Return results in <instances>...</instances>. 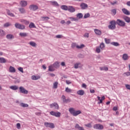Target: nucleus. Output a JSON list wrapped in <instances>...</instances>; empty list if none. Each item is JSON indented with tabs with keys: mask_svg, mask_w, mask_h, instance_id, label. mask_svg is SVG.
I'll return each instance as SVG.
<instances>
[{
	"mask_svg": "<svg viewBox=\"0 0 130 130\" xmlns=\"http://www.w3.org/2000/svg\"><path fill=\"white\" fill-rule=\"evenodd\" d=\"M31 79L32 80H39V79H40V76H36L35 75H33L31 76Z\"/></svg>",
	"mask_w": 130,
	"mask_h": 130,
	"instance_id": "obj_24",
	"label": "nucleus"
},
{
	"mask_svg": "<svg viewBox=\"0 0 130 130\" xmlns=\"http://www.w3.org/2000/svg\"><path fill=\"white\" fill-rule=\"evenodd\" d=\"M18 71H19V72H21V73H24V70L23 69V68L22 67H19L18 69Z\"/></svg>",
	"mask_w": 130,
	"mask_h": 130,
	"instance_id": "obj_50",
	"label": "nucleus"
},
{
	"mask_svg": "<svg viewBox=\"0 0 130 130\" xmlns=\"http://www.w3.org/2000/svg\"><path fill=\"white\" fill-rule=\"evenodd\" d=\"M29 22L27 20H24V24H25V25H29Z\"/></svg>",
	"mask_w": 130,
	"mask_h": 130,
	"instance_id": "obj_62",
	"label": "nucleus"
},
{
	"mask_svg": "<svg viewBox=\"0 0 130 130\" xmlns=\"http://www.w3.org/2000/svg\"><path fill=\"white\" fill-rule=\"evenodd\" d=\"M69 19L71 20V21H77V18L74 17H70Z\"/></svg>",
	"mask_w": 130,
	"mask_h": 130,
	"instance_id": "obj_56",
	"label": "nucleus"
},
{
	"mask_svg": "<svg viewBox=\"0 0 130 130\" xmlns=\"http://www.w3.org/2000/svg\"><path fill=\"white\" fill-rule=\"evenodd\" d=\"M19 11L21 14H25L26 13V10L23 8H20L19 9Z\"/></svg>",
	"mask_w": 130,
	"mask_h": 130,
	"instance_id": "obj_25",
	"label": "nucleus"
},
{
	"mask_svg": "<svg viewBox=\"0 0 130 130\" xmlns=\"http://www.w3.org/2000/svg\"><path fill=\"white\" fill-rule=\"evenodd\" d=\"M84 37H87V38H89V34H88V33L85 34Z\"/></svg>",
	"mask_w": 130,
	"mask_h": 130,
	"instance_id": "obj_63",
	"label": "nucleus"
},
{
	"mask_svg": "<svg viewBox=\"0 0 130 130\" xmlns=\"http://www.w3.org/2000/svg\"><path fill=\"white\" fill-rule=\"evenodd\" d=\"M20 106L22 107L25 108V107H28L29 106V105L27 104L21 103V104H20Z\"/></svg>",
	"mask_w": 130,
	"mask_h": 130,
	"instance_id": "obj_38",
	"label": "nucleus"
},
{
	"mask_svg": "<svg viewBox=\"0 0 130 130\" xmlns=\"http://www.w3.org/2000/svg\"><path fill=\"white\" fill-rule=\"evenodd\" d=\"M29 44L31 46H32V47H36V45H37V44H36V43L33 41L30 42Z\"/></svg>",
	"mask_w": 130,
	"mask_h": 130,
	"instance_id": "obj_29",
	"label": "nucleus"
},
{
	"mask_svg": "<svg viewBox=\"0 0 130 130\" xmlns=\"http://www.w3.org/2000/svg\"><path fill=\"white\" fill-rule=\"evenodd\" d=\"M10 88L11 89V90H18L19 89V87H18L17 85H13L10 87Z\"/></svg>",
	"mask_w": 130,
	"mask_h": 130,
	"instance_id": "obj_23",
	"label": "nucleus"
},
{
	"mask_svg": "<svg viewBox=\"0 0 130 130\" xmlns=\"http://www.w3.org/2000/svg\"><path fill=\"white\" fill-rule=\"evenodd\" d=\"M89 17H90V13H86L84 16V19H87V18H89Z\"/></svg>",
	"mask_w": 130,
	"mask_h": 130,
	"instance_id": "obj_47",
	"label": "nucleus"
},
{
	"mask_svg": "<svg viewBox=\"0 0 130 130\" xmlns=\"http://www.w3.org/2000/svg\"><path fill=\"white\" fill-rule=\"evenodd\" d=\"M98 100H99V102L98 103V104H101V103H103V101L104 100H105V96H103L102 98L101 99L100 96H98Z\"/></svg>",
	"mask_w": 130,
	"mask_h": 130,
	"instance_id": "obj_14",
	"label": "nucleus"
},
{
	"mask_svg": "<svg viewBox=\"0 0 130 130\" xmlns=\"http://www.w3.org/2000/svg\"><path fill=\"white\" fill-rule=\"evenodd\" d=\"M111 44L112 45H113L114 46H119V44L117 42H113L111 43Z\"/></svg>",
	"mask_w": 130,
	"mask_h": 130,
	"instance_id": "obj_36",
	"label": "nucleus"
},
{
	"mask_svg": "<svg viewBox=\"0 0 130 130\" xmlns=\"http://www.w3.org/2000/svg\"><path fill=\"white\" fill-rule=\"evenodd\" d=\"M100 48H101V49H104V48H105V44H104V43H102L100 45Z\"/></svg>",
	"mask_w": 130,
	"mask_h": 130,
	"instance_id": "obj_33",
	"label": "nucleus"
},
{
	"mask_svg": "<svg viewBox=\"0 0 130 130\" xmlns=\"http://www.w3.org/2000/svg\"><path fill=\"white\" fill-rule=\"evenodd\" d=\"M81 126H80V125L79 124H76L75 125V128H78L79 129Z\"/></svg>",
	"mask_w": 130,
	"mask_h": 130,
	"instance_id": "obj_57",
	"label": "nucleus"
},
{
	"mask_svg": "<svg viewBox=\"0 0 130 130\" xmlns=\"http://www.w3.org/2000/svg\"><path fill=\"white\" fill-rule=\"evenodd\" d=\"M96 52L98 53H100V52H101V50L100 49V47H96Z\"/></svg>",
	"mask_w": 130,
	"mask_h": 130,
	"instance_id": "obj_45",
	"label": "nucleus"
},
{
	"mask_svg": "<svg viewBox=\"0 0 130 130\" xmlns=\"http://www.w3.org/2000/svg\"><path fill=\"white\" fill-rule=\"evenodd\" d=\"M100 70L101 71H105L106 72H107V71H108V68L106 67H102L100 68Z\"/></svg>",
	"mask_w": 130,
	"mask_h": 130,
	"instance_id": "obj_28",
	"label": "nucleus"
},
{
	"mask_svg": "<svg viewBox=\"0 0 130 130\" xmlns=\"http://www.w3.org/2000/svg\"><path fill=\"white\" fill-rule=\"evenodd\" d=\"M93 128L95 129H103L104 128V127L103 125L100 124H96L93 125Z\"/></svg>",
	"mask_w": 130,
	"mask_h": 130,
	"instance_id": "obj_8",
	"label": "nucleus"
},
{
	"mask_svg": "<svg viewBox=\"0 0 130 130\" xmlns=\"http://www.w3.org/2000/svg\"><path fill=\"white\" fill-rule=\"evenodd\" d=\"M45 126L46 127H50V128H54V124L53 123L45 122Z\"/></svg>",
	"mask_w": 130,
	"mask_h": 130,
	"instance_id": "obj_10",
	"label": "nucleus"
},
{
	"mask_svg": "<svg viewBox=\"0 0 130 130\" xmlns=\"http://www.w3.org/2000/svg\"><path fill=\"white\" fill-rule=\"evenodd\" d=\"M9 72L10 73H16V69L13 67L12 66H10L9 68Z\"/></svg>",
	"mask_w": 130,
	"mask_h": 130,
	"instance_id": "obj_19",
	"label": "nucleus"
},
{
	"mask_svg": "<svg viewBox=\"0 0 130 130\" xmlns=\"http://www.w3.org/2000/svg\"><path fill=\"white\" fill-rule=\"evenodd\" d=\"M90 92L91 93H95V90H94V89H90Z\"/></svg>",
	"mask_w": 130,
	"mask_h": 130,
	"instance_id": "obj_64",
	"label": "nucleus"
},
{
	"mask_svg": "<svg viewBox=\"0 0 130 130\" xmlns=\"http://www.w3.org/2000/svg\"><path fill=\"white\" fill-rule=\"evenodd\" d=\"M61 9L64 11H68L69 7L66 5H62L61 6Z\"/></svg>",
	"mask_w": 130,
	"mask_h": 130,
	"instance_id": "obj_22",
	"label": "nucleus"
},
{
	"mask_svg": "<svg viewBox=\"0 0 130 130\" xmlns=\"http://www.w3.org/2000/svg\"><path fill=\"white\" fill-rule=\"evenodd\" d=\"M49 72H54L55 71V69H54V67H53V65H50L49 66Z\"/></svg>",
	"mask_w": 130,
	"mask_h": 130,
	"instance_id": "obj_21",
	"label": "nucleus"
},
{
	"mask_svg": "<svg viewBox=\"0 0 130 130\" xmlns=\"http://www.w3.org/2000/svg\"><path fill=\"white\" fill-rule=\"evenodd\" d=\"M68 11L70 13H75V12H76V9L74 7L70 6H68Z\"/></svg>",
	"mask_w": 130,
	"mask_h": 130,
	"instance_id": "obj_11",
	"label": "nucleus"
},
{
	"mask_svg": "<svg viewBox=\"0 0 130 130\" xmlns=\"http://www.w3.org/2000/svg\"><path fill=\"white\" fill-rule=\"evenodd\" d=\"M124 20L127 23H130V18L129 17L126 16V17H124Z\"/></svg>",
	"mask_w": 130,
	"mask_h": 130,
	"instance_id": "obj_31",
	"label": "nucleus"
},
{
	"mask_svg": "<svg viewBox=\"0 0 130 130\" xmlns=\"http://www.w3.org/2000/svg\"><path fill=\"white\" fill-rule=\"evenodd\" d=\"M105 41L107 44H109L110 43V39H108L107 38L105 39Z\"/></svg>",
	"mask_w": 130,
	"mask_h": 130,
	"instance_id": "obj_48",
	"label": "nucleus"
},
{
	"mask_svg": "<svg viewBox=\"0 0 130 130\" xmlns=\"http://www.w3.org/2000/svg\"><path fill=\"white\" fill-rule=\"evenodd\" d=\"M15 26L17 29H20L21 30H24L25 29V25L18 23H15Z\"/></svg>",
	"mask_w": 130,
	"mask_h": 130,
	"instance_id": "obj_7",
	"label": "nucleus"
},
{
	"mask_svg": "<svg viewBox=\"0 0 130 130\" xmlns=\"http://www.w3.org/2000/svg\"><path fill=\"white\" fill-rule=\"evenodd\" d=\"M53 66L55 69H58L59 68V62L58 61H56L53 64Z\"/></svg>",
	"mask_w": 130,
	"mask_h": 130,
	"instance_id": "obj_18",
	"label": "nucleus"
},
{
	"mask_svg": "<svg viewBox=\"0 0 130 130\" xmlns=\"http://www.w3.org/2000/svg\"><path fill=\"white\" fill-rule=\"evenodd\" d=\"M7 14L8 16H11V17H14V14L12 13H11V11L9 10H7Z\"/></svg>",
	"mask_w": 130,
	"mask_h": 130,
	"instance_id": "obj_42",
	"label": "nucleus"
},
{
	"mask_svg": "<svg viewBox=\"0 0 130 130\" xmlns=\"http://www.w3.org/2000/svg\"><path fill=\"white\" fill-rule=\"evenodd\" d=\"M77 48H78V49H81V48H84V47H85V45L84 44H82L80 46L79 45H77L76 46Z\"/></svg>",
	"mask_w": 130,
	"mask_h": 130,
	"instance_id": "obj_37",
	"label": "nucleus"
},
{
	"mask_svg": "<svg viewBox=\"0 0 130 130\" xmlns=\"http://www.w3.org/2000/svg\"><path fill=\"white\" fill-rule=\"evenodd\" d=\"M16 127L18 128V129H20V128H21V124H20V123H17Z\"/></svg>",
	"mask_w": 130,
	"mask_h": 130,
	"instance_id": "obj_49",
	"label": "nucleus"
},
{
	"mask_svg": "<svg viewBox=\"0 0 130 130\" xmlns=\"http://www.w3.org/2000/svg\"><path fill=\"white\" fill-rule=\"evenodd\" d=\"M43 21H48L49 20V17H42Z\"/></svg>",
	"mask_w": 130,
	"mask_h": 130,
	"instance_id": "obj_41",
	"label": "nucleus"
},
{
	"mask_svg": "<svg viewBox=\"0 0 130 130\" xmlns=\"http://www.w3.org/2000/svg\"><path fill=\"white\" fill-rule=\"evenodd\" d=\"M115 25H116V22L115 20L111 21L110 22V25L108 26L109 29H110L111 30H114L116 27Z\"/></svg>",
	"mask_w": 130,
	"mask_h": 130,
	"instance_id": "obj_2",
	"label": "nucleus"
},
{
	"mask_svg": "<svg viewBox=\"0 0 130 130\" xmlns=\"http://www.w3.org/2000/svg\"><path fill=\"white\" fill-rule=\"evenodd\" d=\"M69 112H70L71 114L73 115V116H78L79 114L82 113V111L80 110L76 111L74 108H70L69 109Z\"/></svg>",
	"mask_w": 130,
	"mask_h": 130,
	"instance_id": "obj_1",
	"label": "nucleus"
},
{
	"mask_svg": "<svg viewBox=\"0 0 130 130\" xmlns=\"http://www.w3.org/2000/svg\"><path fill=\"white\" fill-rule=\"evenodd\" d=\"M65 91L66 92H67V93H72V92L73 91V90H72V89H71V88H69V87H66Z\"/></svg>",
	"mask_w": 130,
	"mask_h": 130,
	"instance_id": "obj_34",
	"label": "nucleus"
},
{
	"mask_svg": "<svg viewBox=\"0 0 130 130\" xmlns=\"http://www.w3.org/2000/svg\"><path fill=\"white\" fill-rule=\"evenodd\" d=\"M116 24L118 25V26H120V27H125V22L124 21L120 20V19H117L116 21Z\"/></svg>",
	"mask_w": 130,
	"mask_h": 130,
	"instance_id": "obj_3",
	"label": "nucleus"
},
{
	"mask_svg": "<svg viewBox=\"0 0 130 130\" xmlns=\"http://www.w3.org/2000/svg\"><path fill=\"white\" fill-rule=\"evenodd\" d=\"M118 110V108L117 107H114L113 108V110H114V111H116Z\"/></svg>",
	"mask_w": 130,
	"mask_h": 130,
	"instance_id": "obj_60",
	"label": "nucleus"
},
{
	"mask_svg": "<svg viewBox=\"0 0 130 130\" xmlns=\"http://www.w3.org/2000/svg\"><path fill=\"white\" fill-rule=\"evenodd\" d=\"M122 12L124 14V15H127V16L130 15L129 11L125 8L122 9Z\"/></svg>",
	"mask_w": 130,
	"mask_h": 130,
	"instance_id": "obj_13",
	"label": "nucleus"
},
{
	"mask_svg": "<svg viewBox=\"0 0 130 130\" xmlns=\"http://www.w3.org/2000/svg\"><path fill=\"white\" fill-rule=\"evenodd\" d=\"M112 14H113V15H116V9H113L112 10Z\"/></svg>",
	"mask_w": 130,
	"mask_h": 130,
	"instance_id": "obj_52",
	"label": "nucleus"
},
{
	"mask_svg": "<svg viewBox=\"0 0 130 130\" xmlns=\"http://www.w3.org/2000/svg\"><path fill=\"white\" fill-rule=\"evenodd\" d=\"M84 125L86 127H89V128L92 127V124L91 123H89L88 124H85Z\"/></svg>",
	"mask_w": 130,
	"mask_h": 130,
	"instance_id": "obj_44",
	"label": "nucleus"
},
{
	"mask_svg": "<svg viewBox=\"0 0 130 130\" xmlns=\"http://www.w3.org/2000/svg\"><path fill=\"white\" fill-rule=\"evenodd\" d=\"M29 27L30 28H36V26H35V24H34V23H32V22L30 23L29 25Z\"/></svg>",
	"mask_w": 130,
	"mask_h": 130,
	"instance_id": "obj_35",
	"label": "nucleus"
},
{
	"mask_svg": "<svg viewBox=\"0 0 130 130\" xmlns=\"http://www.w3.org/2000/svg\"><path fill=\"white\" fill-rule=\"evenodd\" d=\"M19 92L22 94H28V90H26L23 86H20L19 87Z\"/></svg>",
	"mask_w": 130,
	"mask_h": 130,
	"instance_id": "obj_9",
	"label": "nucleus"
},
{
	"mask_svg": "<svg viewBox=\"0 0 130 130\" xmlns=\"http://www.w3.org/2000/svg\"><path fill=\"white\" fill-rule=\"evenodd\" d=\"M78 95H80V96H83L85 94V91L83 90H80L77 92Z\"/></svg>",
	"mask_w": 130,
	"mask_h": 130,
	"instance_id": "obj_20",
	"label": "nucleus"
},
{
	"mask_svg": "<svg viewBox=\"0 0 130 130\" xmlns=\"http://www.w3.org/2000/svg\"><path fill=\"white\" fill-rule=\"evenodd\" d=\"M20 6H21V7H25L27 6V1H21L20 3Z\"/></svg>",
	"mask_w": 130,
	"mask_h": 130,
	"instance_id": "obj_16",
	"label": "nucleus"
},
{
	"mask_svg": "<svg viewBox=\"0 0 130 130\" xmlns=\"http://www.w3.org/2000/svg\"><path fill=\"white\" fill-rule=\"evenodd\" d=\"M125 87L128 90H130V85L126 84Z\"/></svg>",
	"mask_w": 130,
	"mask_h": 130,
	"instance_id": "obj_59",
	"label": "nucleus"
},
{
	"mask_svg": "<svg viewBox=\"0 0 130 130\" xmlns=\"http://www.w3.org/2000/svg\"><path fill=\"white\" fill-rule=\"evenodd\" d=\"M94 32L96 35H99V36H100V35L102 34V32L101 31V30L98 29H95Z\"/></svg>",
	"mask_w": 130,
	"mask_h": 130,
	"instance_id": "obj_17",
	"label": "nucleus"
},
{
	"mask_svg": "<svg viewBox=\"0 0 130 130\" xmlns=\"http://www.w3.org/2000/svg\"><path fill=\"white\" fill-rule=\"evenodd\" d=\"M19 35L21 36V37H26L28 35H27V33L26 32H20Z\"/></svg>",
	"mask_w": 130,
	"mask_h": 130,
	"instance_id": "obj_30",
	"label": "nucleus"
},
{
	"mask_svg": "<svg viewBox=\"0 0 130 130\" xmlns=\"http://www.w3.org/2000/svg\"><path fill=\"white\" fill-rule=\"evenodd\" d=\"M0 35L1 36H5V35H6V33L5 32V31L3 30H0Z\"/></svg>",
	"mask_w": 130,
	"mask_h": 130,
	"instance_id": "obj_43",
	"label": "nucleus"
},
{
	"mask_svg": "<svg viewBox=\"0 0 130 130\" xmlns=\"http://www.w3.org/2000/svg\"><path fill=\"white\" fill-rule=\"evenodd\" d=\"M50 114L53 116H55L56 117H60L61 113L59 112H56L52 111L50 112Z\"/></svg>",
	"mask_w": 130,
	"mask_h": 130,
	"instance_id": "obj_6",
	"label": "nucleus"
},
{
	"mask_svg": "<svg viewBox=\"0 0 130 130\" xmlns=\"http://www.w3.org/2000/svg\"><path fill=\"white\" fill-rule=\"evenodd\" d=\"M80 7L82 10H86V9H88V5L84 3L81 4Z\"/></svg>",
	"mask_w": 130,
	"mask_h": 130,
	"instance_id": "obj_12",
	"label": "nucleus"
},
{
	"mask_svg": "<svg viewBox=\"0 0 130 130\" xmlns=\"http://www.w3.org/2000/svg\"><path fill=\"white\" fill-rule=\"evenodd\" d=\"M122 58L124 60H127V59L129 58V57L127 54H124L123 55Z\"/></svg>",
	"mask_w": 130,
	"mask_h": 130,
	"instance_id": "obj_27",
	"label": "nucleus"
},
{
	"mask_svg": "<svg viewBox=\"0 0 130 130\" xmlns=\"http://www.w3.org/2000/svg\"><path fill=\"white\" fill-rule=\"evenodd\" d=\"M0 62L1 63H5L7 62V60L4 57H0Z\"/></svg>",
	"mask_w": 130,
	"mask_h": 130,
	"instance_id": "obj_26",
	"label": "nucleus"
},
{
	"mask_svg": "<svg viewBox=\"0 0 130 130\" xmlns=\"http://www.w3.org/2000/svg\"><path fill=\"white\" fill-rule=\"evenodd\" d=\"M50 108H54L56 110H58L59 109V106L56 103H53L50 105Z\"/></svg>",
	"mask_w": 130,
	"mask_h": 130,
	"instance_id": "obj_4",
	"label": "nucleus"
},
{
	"mask_svg": "<svg viewBox=\"0 0 130 130\" xmlns=\"http://www.w3.org/2000/svg\"><path fill=\"white\" fill-rule=\"evenodd\" d=\"M61 98H62V100L63 101V102H65V101H66V96L64 95H62L61 96Z\"/></svg>",
	"mask_w": 130,
	"mask_h": 130,
	"instance_id": "obj_54",
	"label": "nucleus"
},
{
	"mask_svg": "<svg viewBox=\"0 0 130 130\" xmlns=\"http://www.w3.org/2000/svg\"><path fill=\"white\" fill-rule=\"evenodd\" d=\"M9 26H11V24L9 22H7L4 24V27H9Z\"/></svg>",
	"mask_w": 130,
	"mask_h": 130,
	"instance_id": "obj_53",
	"label": "nucleus"
},
{
	"mask_svg": "<svg viewBox=\"0 0 130 130\" xmlns=\"http://www.w3.org/2000/svg\"><path fill=\"white\" fill-rule=\"evenodd\" d=\"M76 46H77V44L75 43H72V48H74V47H76Z\"/></svg>",
	"mask_w": 130,
	"mask_h": 130,
	"instance_id": "obj_58",
	"label": "nucleus"
},
{
	"mask_svg": "<svg viewBox=\"0 0 130 130\" xmlns=\"http://www.w3.org/2000/svg\"><path fill=\"white\" fill-rule=\"evenodd\" d=\"M29 9L30 11H33L34 12H35V11H37V10H38L39 7L36 5H30L29 6Z\"/></svg>",
	"mask_w": 130,
	"mask_h": 130,
	"instance_id": "obj_5",
	"label": "nucleus"
},
{
	"mask_svg": "<svg viewBox=\"0 0 130 130\" xmlns=\"http://www.w3.org/2000/svg\"><path fill=\"white\" fill-rule=\"evenodd\" d=\"M56 38H62V36L60 35H58L56 36Z\"/></svg>",
	"mask_w": 130,
	"mask_h": 130,
	"instance_id": "obj_61",
	"label": "nucleus"
},
{
	"mask_svg": "<svg viewBox=\"0 0 130 130\" xmlns=\"http://www.w3.org/2000/svg\"><path fill=\"white\" fill-rule=\"evenodd\" d=\"M77 18H79V19H81V18H83V14L82 13H78L77 15Z\"/></svg>",
	"mask_w": 130,
	"mask_h": 130,
	"instance_id": "obj_40",
	"label": "nucleus"
},
{
	"mask_svg": "<svg viewBox=\"0 0 130 130\" xmlns=\"http://www.w3.org/2000/svg\"><path fill=\"white\" fill-rule=\"evenodd\" d=\"M58 85V82H55L53 84V88L54 89H57V85Z\"/></svg>",
	"mask_w": 130,
	"mask_h": 130,
	"instance_id": "obj_39",
	"label": "nucleus"
},
{
	"mask_svg": "<svg viewBox=\"0 0 130 130\" xmlns=\"http://www.w3.org/2000/svg\"><path fill=\"white\" fill-rule=\"evenodd\" d=\"M81 64V63H76L74 65V68L75 69H78L79 68V66Z\"/></svg>",
	"mask_w": 130,
	"mask_h": 130,
	"instance_id": "obj_46",
	"label": "nucleus"
},
{
	"mask_svg": "<svg viewBox=\"0 0 130 130\" xmlns=\"http://www.w3.org/2000/svg\"><path fill=\"white\" fill-rule=\"evenodd\" d=\"M124 77H128V76H130V72H126L124 73Z\"/></svg>",
	"mask_w": 130,
	"mask_h": 130,
	"instance_id": "obj_51",
	"label": "nucleus"
},
{
	"mask_svg": "<svg viewBox=\"0 0 130 130\" xmlns=\"http://www.w3.org/2000/svg\"><path fill=\"white\" fill-rule=\"evenodd\" d=\"M6 38L7 39H12V38H14V36L11 34H9L7 35Z\"/></svg>",
	"mask_w": 130,
	"mask_h": 130,
	"instance_id": "obj_32",
	"label": "nucleus"
},
{
	"mask_svg": "<svg viewBox=\"0 0 130 130\" xmlns=\"http://www.w3.org/2000/svg\"><path fill=\"white\" fill-rule=\"evenodd\" d=\"M50 3L54 7H59V4L56 1H50Z\"/></svg>",
	"mask_w": 130,
	"mask_h": 130,
	"instance_id": "obj_15",
	"label": "nucleus"
},
{
	"mask_svg": "<svg viewBox=\"0 0 130 130\" xmlns=\"http://www.w3.org/2000/svg\"><path fill=\"white\" fill-rule=\"evenodd\" d=\"M71 102V99H66L65 102H64V103H70Z\"/></svg>",
	"mask_w": 130,
	"mask_h": 130,
	"instance_id": "obj_55",
	"label": "nucleus"
}]
</instances>
